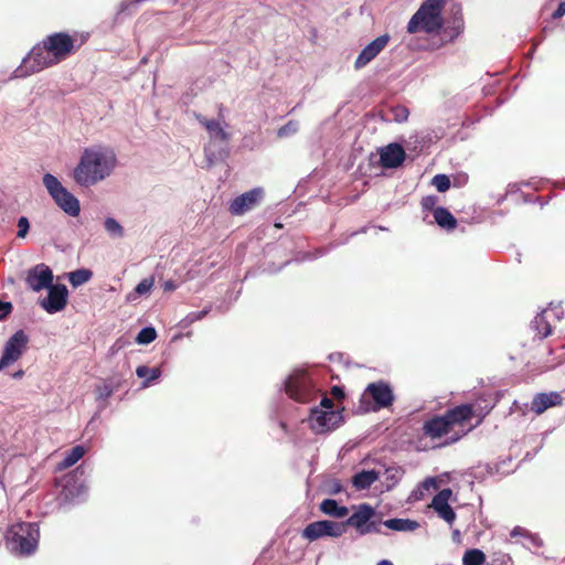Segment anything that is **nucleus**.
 Segmentation results:
<instances>
[{"label": "nucleus", "mask_w": 565, "mask_h": 565, "mask_svg": "<svg viewBox=\"0 0 565 565\" xmlns=\"http://www.w3.org/2000/svg\"><path fill=\"white\" fill-rule=\"evenodd\" d=\"M450 423L447 419L446 415L435 416L425 422L423 426V431L426 436L435 439L440 438L444 435L448 434L450 430Z\"/></svg>", "instance_id": "aec40b11"}, {"label": "nucleus", "mask_w": 565, "mask_h": 565, "mask_svg": "<svg viewBox=\"0 0 565 565\" xmlns=\"http://www.w3.org/2000/svg\"><path fill=\"white\" fill-rule=\"evenodd\" d=\"M24 372L22 370L17 371L12 376L13 379H21Z\"/></svg>", "instance_id": "bf43d9fd"}, {"label": "nucleus", "mask_w": 565, "mask_h": 565, "mask_svg": "<svg viewBox=\"0 0 565 565\" xmlns=\"http://www.w3.org/2000/svg\"><path fill=\"white\" fill-rule=\"evenodd\" d=\"M135 342L138 343V344H141V330L136 333Z\"/></svg>", "instance_id": "13d9d810"}, {"label": "nucleus", "mask_w": 565, "mask_h": 565, "mask_svg": "<svg viewBox=\"0 0 565 565\" xmlns=\"http://www.w3.org/2000/svg\"><path fill=\"white\" fill-rule=\"evenodd\" d=\"M486 562V555L478 548H471L466 551L462 557L463 565H483Z\"/></svg>", "instance_id": "c9c22d12"}, {"label": "nucleus", "mask_w": 565, "mask_h": 565, "mask_svg": "<svg viewBox=\"0 0 565 565\" xmlns=\"http://www.w3.org/2000/svg\"><path fill=\"white\" fill-rule=\"evenodd\" d=\"M543 311H548V318L553 316L555 320L559 321L563 316L564 311L561 306H553V303L550 305V308L544 309Z\"/></svg>", "instance_id": "de8ad7c7"}, {"label": "nucleus", "mask_w": 565, "mask_h": 565, "mask_svg": "<svg viewBox=\"0 0 565 565\" xmlns=\"http://www.w3.org/2000/svg\"><path fill=\"white\" fill-rule=\"evenodd\" d=\"M319 509L323 514L335 519H342L349 514V509L340 505L334 499H324L320 503Z\"/></svg>", "instance_id": "bb28decb"}, {"label": "nucleus", "mask_w": 565, "mask_h": 565, "mask_svg": "<svg viewBox=\"0 0 565 565\" xmlns=\"http://www.w3.org/2000/svg\"><path fill=\"white\" fill-rule=\"evenodd\" d=\"M78 475L83 476V470L79 471L77 468L72 475H68L64 479L60 495V505L63 504H75L82 502L87 493V487L83 480L78 479Z\"/></svg>", "instance_id": "9d476101"}, {"label": "nucleus", "mask_w": 565, "mask_h": 565, "mask_svg": "<svg viewBox=\"0 0 565 565\" xmlns=\"http://www.w3.org/2000/svg\"><path fill=\"white\" fill-rule=\"evenodd\" d=\"M157 338V331L152 326L143 327V345L151 343Z\"/></svg>", "instance_id": "c03bdc74"}, {"label": "nucleus", "mask_w": 565, "mask_h": 565, "mask_svg": "<svg viewBox=\"0 0 565 565\" xmlns=\"http://www.w3.org/2000/svg\"><path fill=\"white\" fill-rule=\"evenodd\" d=\"M403 470L399 467H388L384 471V482L387 490H391L402 478Z\"/></svg>", "instance_id": "f704fd0d"}, {"label": "nucleus", "mask_w": 565, "mask_h": 565, "mask_svg": "<svg viewBox=\"0 0 565 565\" xmlns=\"http://www.w3.org/2000/svg\"><path fill=\"white\" fill-rule=\"evenodd\" d=\"M286 394L296 402L309 403L317 393L313 380L303 370H295L284 382Z\"/></svg>", "instance_id": "6e6552de"}, {"label": "nucleus", "mask_w": 565, "mask_h": 565, "mask_svg": "<svg viewBox=\"0 0 565 565\" xmlns=\"http://www.w3.org/2000/svg\"><path fill=\"white\" fill-rule=\"evenodd\" d=\"M561 403L562 397L557 392L539 393L532 399L531 409L540 415L547 408L559 405Z\"/></svg>", "instance_id": "412c9836"}, {"label": "nucleus", "mask_w": 565, "mask_h": 565, "mask_svg": "<svg viewBox=\"0 0 565 565\" xmlns=\"http://www.w3.org/2000/svg\"><path fill=\"white\" fill-rule=\"evenodd\" d=\"M329 358H330L331 361H335L338 359L339 360L342 359V354L341 353H334V354H330Z\"/></svg>", "instance_id": "4d7b16f0"}, {"label": "nucleus", "mask_w": 565, "mask_h": 565, "mask_svg": "<svg viewBox=\"0 0 565 565\" xmlns=\"http://www.w3.org/2000/svg\"><path fill=\"white\" fill-rule=\"evenodd\" d=\"M115 166L116 156L111 149L88 148L84 150L72 177L78 185L89 188L109 177Z\"/></svg>", "instance_id": "f03ea898"}, {"label": "nucleus", "mask_w": 565, "mask_h": 565, "mask_svg": "<svg viewBox=\"0 0 565 565\" xmlns=\"http://www.w3.org/2000/svg\"><path fill=\"white\" fill-rule=\"evenodd\" d=\"M135 373L139 379H141V364L136 366Z\"/></svg>", "instance_id": "052dcab7"}, {"label": "nucleus", "mask_w": 565, "mask_h": 565, "mask_svg": "<svg viewBox=\"0 0 565 565\" xmlns=\"http://www.w3.org/2000/svg\"><path fill=\"white\" fill-rule=\"evenodd\" d=\"M141 296V281L138 282L134 290L127 295V301H135Z\"/></svg>", "instance_id": "8fccbe9b"}, {"label": "nucleus", "mask_w": 565, "mask_h": 565, "mask_svg": "<svg viewBox=\"0 0 565 565\" xmlns=\"http://www.w3.org/2000/svg\"><path fill=\"white\" fill-rule=\"evenodd\" d=\"M299 129V122L296 120H289L286 125L278 129V137L286 138L296 134Z\"/></svg>", "instance_id": "ea45409f"}, {"label": "nucleus", "mask_w": 565, "mask_h": 565, "mask_svg": "<svg viewBox=\"0 0 565 565\" xmlns=\"http://www.w3.org/2000/svg\"><path fill=\"white\" fill-rule=\"evenodd\" d=\"M40 526L35 522H19L12 524L6 533L8 548L21 556L33 554L39 545Z\"/></svg>", "instance_id": "39448f33"}, {"label": "nucleus", "mask_w": 565, "mask_h": 565, "mask_svg": "<svg viewBox=\"0 0 565 565\" xmlns=\"http://www.w3.org/2000/svg\"><path fill=\"white\" fill-rule=\"evenodd\" d=\"M228 309V307H226L225 309H222V307H217V310L220 311H226Z\"/></svg>", "instance_id": "0e129e2a"}, {"label": "nucleus", "mask_w": 565, "mask_h": 565, "mask_svg": "<svg viewBox=\"0 0 565 565\" xmlns=\"http://www.w3.org/2000/svg\"><path fill=\"white\" fill-rule=\"evenodd\" d=\"M327 492L331 495H337L343 491V486L340 480L332 479L327 483Z\"/></svg>", "instance_id": "37998d69"}, {"label": "nucleus", "mask_w": 565, "mask_h": 565, "mask_svg": "<svg viewBox=\"0 0 565 565\" xmlns=\"http://www.w3.org/2000/svg\"><path fill=\"white\" fill-rule=\"evenodd\" d=\"M164 291H173L178 285L173 280H166L162 285Z\"/></svg>", "instance_id": "6e6d98bb"}, {"label": "nucleus", "mask_w": 565, "mask_h": 565, "mask_svg": "<svg viewBox=\"0 0 565 565\" xmlns=\"http://www.w3.org/2000/svg\"><path fill=\"white\" fill-rule=\"evenodd\" d=\"M434 220L443 228L451 230L456 227L457 221L454 215L445 207L434 210Z\"/></svg>", "instance_id": "7c9ffc66"}, {"label": "nucleus", "mask_w": 565, "mask_h": 565, "mask_svg": "<svg viewBox=\"0 0 565 565\" xmlns=\"http://www.w3.org/2000/svg\"><path fill=\"white\" fill-rule=\"evenodd\" d=\"M530 542V544L534 547H541L543 545V541L541 537H539L536 534H527V537H526Z\"/></svg>", "instance_id": "3c124183"}, {"label": "nucleus", "mask_w": 565, "mask_h": 565, "mask_svg": "<svg viewBox=\"0 0 565 565\" xmlns=\"http://www.w3.org/2000/svg\"><path fill=\"white\" fill-rule=\"evenodd\" d=\"M53 271L45 264H39L28 271L26 284L33 291L50 288L53 284Z\"/></svg>", "instance_id": "dca6fc26"}, {"label": "nucleus", "mask_w": 565, "mask_h": 565, "mask_svg": "<svg viewBox=\"0 0 565 565\" xmlns=\"http://www.w3.org/2000/svg\"><path fill=\"white\" fill-rule=\"evenodd\" d=\"M74 39L65 32H56L35 44L10 76V79L28 77L66 60L74 51Z\"/></svg>", "instance_id": "f257e3e1"}, {"label": "nucleus", "mask_w": 565, "mask_h": 565, "mask_svg": "<svg viewBox=\"0 0 565 565\" xmlns=\"http://www.w3.org/2000/svg\"><path fill=\"white\" fill-rule=\"evenodd\" d=\"M431 184L438 192H446L450 188V179L446 174H436L431 180Z\"/></svg>", "instance_id": "58836bf2"}, {"label": "nucleus", "mask_w": 565, "mask_h": 565, "mask_svg": "<svg viewBox=\"0 0 565 565\" xmlns=\"http://www.w3.org/2000/svg\"><path fill=\"white\" fill-rule=\"evenodd\" d=\"M204 152L209 166H212L227 156V143L209 141L204 148Z\"/></svg>", "instance_id": "393cba45"}, {"label": "nucleus", "mask_w": 565, "mask_h": 565, "mask_svg": "<svg viewBox=\"0 0 565 565\" xmlns=\"http://www.w3.org/2000/svg\"><path fill=\"white\" fill-rule=\"evenodd\" d=\"M345 533V524L343 522H334L330 520H321L309 523L302 531V536L310 542L323 536L340 537Z\"/></svg>", "instance_id": "f8f14e48"}, {"label": "nucleus", "mask_w": 565, "mask_h": 565, "mask_svg": "<svg viewBox=\"0 0 565 565\" xmlns=\"http://www.w3.org/2000/svg\"><path fill=\"white\" fill-rule=\"evenodd\" d=\"M565 15V0H561L556 11L553 13L554 19H559Z\"/></svg>", "instance_id": "864d4df0"}, {"label": "nucleus", "mask_w": 565, "mask_h": 565, "mask_svg": "<svg viewBox=\"0 0 565 565\" xmlns=\"http://www.w3.org/2000/svg\"><path fill=\"white\" fill-rule=\"evenodd\" d=\"M446 417L450 425L462 424L471 419L473 407L471 404H461L446 412Z\"/></svg>", "instance_id": "b1692460"}, {"label": "nucleus", "mask_w": 565, "mask_h": 565, "mask_svg": "<svg viewBox=\"0 0 565 565\" xmlns=\"http://www.w3.org/2000/svg\"><path fill=\"white\" fill-rule=\"evenodd\" d=\"M264 191L260 188L252 189L236 196L230 204V212L233 215H243L257 206L263 200Z\"/></svg>", "instance_id": "2eb2a0df"}, {"label": "nucleus", "mask_w": 565, "mask_h": 565, "mask_svg": "<svg viewBox=\"0 0 565 565\" xmlns=\"http://www.w3.org/2000/svg\"><path fill=\"white\" fill-rule=\"evenodd\" d=\"M383 525L392 531L397 532H414L419 527V523L417 521L398 518L385 520Z\"/></svg>", "instance_id": "cd10ccee"}, {"label": "nucleus", "mask_w": 565, "mask_h": 565, "mask_svg": "<svg viewBox=\"0 0 565 565\" xmlns=\"http://www.w3.org/2000/svg\"><path fill=\"white\" fill-rule=\"evenodd\" d=\"M29 338L23 330L15 331L6 342L0 359V371L17 362L26 349Z\"/></svg>", "instance_id": "9b49d317"}, {"label": "nucleus", "mask_w": 565, "mask_h": 565, "mask_svg": "<svg viewBox=\"0 0 565 565\" xmlns=\"http://www.w3.org/2000/svg\"><path fill=\"white\" fill-rule=\"evenodd\" d=\"M154 285V278H143V296L148 294Z\"/></svg>", "instance_id": "5fc2aeb1"}, {"label": "nucleus", "mask_w": 565, "mask_h": 565, "mask_svg": "<svg viewBox=\"0 0 565 565\" xmlns=\"http://www.w3.org/2000/svg\"><path fill=\"white\" fill-rule=\"evenodd\" d=\"M343 420L341 411L334 409L332 399L323 395L319 407L311 408L310 428L316 434H324L335 429Z\"/></svg>", "instance_id": "423d86ee"}, {"label": "nucleus", "mask_w": 565, "mask_h": 565, "mask_svg": "<svg viewBox=\"0 0 565 565\" xmlns=\"http://www.w3.org/2000/svg\"><path fill=\"white\" fill-rule=\"evenodd\" d=\"M437 487L438 484L434 477H428L420 483V488L425 491H429L430 489H437Z\"/></svg>", "instance_id": "09e8293b"}, {"label": "nucleus", "mask_w": 565, "mask_h": 565, "mask_svg": "<svg viewBox=\"0 0 565 565\" xmlns=\"http://www.w3.org/2000/svg\"><path fill=\"white\" fill-rule=\"evenodd\" d=\"M116 388L117 383L113 379L105 380L96 384L94 391L96 395L98 412H102L107 407V399L113 395Z\"/></svg>", "instance_id": "5701e85b"}, {"label": "nucleus", "mask_w": 565, "mask_h": 565, "mask_svg": "<svg viewBox=\"0 0 565 565\" xmlns=\"http://www.w3.org/2000/svg\"><path fill=\"white\" fill-rule=\"evenodd\" d=\"M388 41L390 36L387 34H384L369 43L356 57L354 62V67L356 70H360L366 66L385 49Z\"/></svg>", "instance_id": "a211bd4d"}, {"label": "nucleus", "mask_w": 565, "mask_h": 565, "mask_svg": "<svg viewBox=\"0 0 565 565\" xmlns=\"http://www.w3.org/2000/svg\"><path fill=\"white\" fill-rule=\"evenodd\" d=\"M68 301V289L63 284H54L47 288L46 297L39 300L40 307L50 315L61 312Z\"/></svg>", "instance_id": "ddd939ff"}, {"label": "nucleus", "mask_w": 565, "mask_h": 565, "mask_svg": "<svg viewBox=\"0 0 565 565\" xmlns=\"http://www.w3.org/2000/svg\"><path fill=\"white\" fill-rule=\"evenodd\" d=\"M451 497L452 490L450 488H445L433 498L430 503V508L434 509L438 516L450 525L456 520V512L449 504Z\"/></svg>", "instance_id": "f3484780"}, {"label": "nucleus", "mask_w": 565, "mask_h": 565, "mask_svg": "<svg viewBox=\"0 0 565 565\" xmlns=\"http://www.w3.org/2000/svg\"><path fill=\"white\" fill-rule=\"evenodd\" d=\"M199 122L205 127L209 132V141H217L221 143H227L230 135L225 131L223 125L218 120L206 119L202 116H198Z\"/></svg>", "instance_id": "4be33fe9"}, {"label": "nucleus", "mask_w": 565, "mask_h": 565, "mask_svg": "<svg viewBox=\"0 0 565 565\" xmlns=\"http://www.w3.org/2000/svg\"><path fill=\"white\" fill-rule=\"evenodd\" d=\"M452 535H454V537H457V536H459V535H460V532H459V530H455V531H454V533H452Z\"/></svg>", "instance_id": "e2e57ef3"}, {"label": "nucleus", "mask_w": 565, "mask_h": 565, "mask_svg": "<svg viewBox=\"0 0 565 565\" xmlns=\"http://www.w3.org/2000/svg\"><path fill=\"white\" fill-rule=\"evenodd\" d=\"M140 0L122 1L117 12L118 17L130 15L138 10Z\"/></svg>", "instance_id": "4c0bfd02"}, {"label": "nucleus", "mask_w": 565, "mask_h": 565, "mask_svg": "<svg viewBox=\"0 0 565 565\" xmlns=\"http://www.w3.org/2000/svg\"><path fill=\"white\" fill-rule=\"evenodd\" d=\"M380 160L384 168H397L405 160V151L402 146L390 143L381 150Z\"/></svg>", "instance_id": "6ab92c4d"}, {"label": "nucleus", "mask_w": 565, "mask_h": 565, "mask_svg": "<svg viewBox=\"0 0 565 565\" xmlns=\"http://www.w3.org/2000/svg\"><path fill=\"white\" fill-rule=\"evenodd\" d=\"M13 306L10 301L0 300V321L7 319V317L12 312Z\"/></svg>", "instance_id": "a18cd8bd"}, {"label": "nucleus", "mask_w": 565, "mask_h": 565, "mask_svg": "<svg viewBox=\"0 0 565 565\" xmlns=\"http://www.w3.org/2000/svg\"><path fill=\"white\" fill-rule=\"evenodd\" d=\"M86 454V448L83 445H76L65 452L63 460L58 463L61 469H66L74 466Z\"/></svg>", "instance_id": "c756f323"}, {"label": "nucleus", "mask_w": 565, "mask_h": 565, "mask_svg": "<svg viewBox=\"0 0 565 565\" xmlns=\"http://www.w3.org/2000/svg\"><path fill=\"white\" fill-rule=\"evenodd\" d=\"M67 277L72 287L77 288L92 279L93 271L88 268H79L68 273Z\"/></svg>", "instance_id": "2f4dec72"}, {"label": "nucleus", "mask_w": 565, "mask_h": 565, "mask_svg": "<svg viewBox=\"0 0 565 565\" xmlns=\"http://www.w3.org/2000/svg\"><path fill=\"white\" fill-rule=\"evenodd\" d=\"M161 376L159 367H147L143 365V387L152 385Z\"/></svg>", "instance_id": "e433bc0d"}, {"label": "nucleus", "mask_w": 565, "mask_h": 565, "mask_svg": "<svg viewBox=\"0 0 565 565\" xmlns=\"http://www.w3.org/2000/svg\"><path fill=\"white\" fill-rule=\"evenodd\" d=\"M447 0H425L407 23L411 34L438 33L444 26L443 10Z\"/></svg>", "instance_id": "20e7f679"}, {"label": "nucleus", "mask_w": 565, "mask_h": 565, "mask_svg": "<svg viewBox=\"0 0 565 565\" xmlns=\"http://www.w3.org/2000/svg\"><path fill=\"white\" fill-rule=\"evenodd\" d=\"M380 477L375 470H362L352 477V484L356 490L369 489Z\"/></svg>", "instance_id": "a878e982"}, {"label": "nucleus", "mask_w": 565, "mask_h": 565, "mask_svg": "<svg viewBox=\"0 0 565 565\" xmlns=\"http://www.w3.org/2000/svg\"><path fill=\"white\" fill-rule=\"evenodd\" d=\"M43 185L54 203L67 215L76 217L81 213V204L61 181L51 173L43 175Z\"/></svg>", "instance_id": "0eeeda50"}, {"label": "nucleus", "mask_w": 565, "mask_h": 565, "mask_svg": "<svg viewBox=\"0 0 565 565\" xmlns=\"http://www.w3.org/2000/svg\"><path fill=\"white\" fill-rule=\"evenodd\" d=\"M531 327L537 332L541 339L547 338L552 333V324L548 320V311H541L531 322Z\"/></svg>", "instance_id": "c85d7f7f"}, {"label": "nucleus", "mask_w": 565, "mask_h": 565, "mask_svg": "<svg viewBox=\"0 0 565 565\" xmlns=\"http://www.w3.org/2000/svg\"><path fill=\"white\" fill-rule=\"evenodd\" d=\"M30 228L29 220L25 216H21L18 220V233L17 236L23 238L26 236Z\"/></svg>", "instance_id": "79ce46f5"}, {"label": "nucleus", "mask_w": 565, "mask_h": 565, "mask_svg": "<svg viewBox=\"0 0 565 565\" xmlns=\"http://www.w3.org/2000/svg\"><path fill=\"white\" fill-rule=\"evenodd\" d=\"M212 310V305L205 306L201 311H194L188 313L180 322L178 323L179 328L186 329L192 323L202 320L205 318Z\"/></svg>", "instance_id": "473e14b6"}, {"label": "nucleus", "mask_w": 565, "mask_h": 565, "mask_svg": "<svg viewBox=\"0 0 565 565\" xmlns=\"http://www.w3.org/2000/svg\"><path fill=\"white\" fill-rule=\"evenodd\" d=\"M437 201H438L437 196L427 195L422 199L420 204L424 210H433L434 211L436 209L435 205L437 204Z\"/></svg>", "instance_id": "49530a36"}, {"label": "nucleus", "mask_w": 565, "mask_h": 565, "mask_svg": "<svg viewBox=\"0 0 565 565\" xmlns=\"http://www.w3.org/2000/svg\"><path fill=\"white\" fill-rule=\"evenodd\" d=\"M104 228L111 238H121L125 235L124 227L114 217H106Z\"/></svg>", "instance_id": "72a5a7b5"}, {"label": "nucleus", "mask_w": 565, "mask_h": 565, "mask_svg": "<svg viewBox=\"0 0 565 565\" xmlns=\"http://www.w3.org/2000/svg\"><path fill=\"white\" fill-rule=\"evenodd\" d=\"M527 534H530V532H529L527 530H525V529L521 527V526H515V527L511 531V533H510V535H511L512 537H515V536H524V537H527Z\"/></svg>", "instance_id": "603ef678"}, {"label": "nucleus", "mask_w": 565, "mask_h": 565, "mask_svg": "<svg viewBox=\"0 0 565 565\" xmlns=\"http://www.w3.org/2000/svg\"><path fill=\"white\" fill-rule=\"evenodd\" d=\"M394 120L397 122H404L407 120L409 111L404 106H396L393 108Z\"/></svg>", "instance_id": "a19ab883"}, {"label": "nucleus", "mask_w": 565, "mask_h": 565, "mask_svg": "<svg viewBox=\"0 0 565 565\" xmlns=\"http://www.w3.org/2000/svg\"><path fill=\"white\" fill-rule=\"evenodd\" d=\"M374 402L373 411L390 407L394 402V394L388 383L379 381L370 383L365 390Z\"/></svg>", "instance_id": "4468645a"}, {"label": "nucleus", "mask_w": 565, "mask_h": 565, "mask_svg": "<svg viewBox=\"0 0 565 565\" xmlns=\"http://www.w3.org/2000/svg\"><path fill=\"white\" fill-rule=\"evenodd\" d=\"M376 565H393V563L388 559H382V561L377 562Z\"/></svg>", "instance_id": "680f3d73"}, {"label": "nucleus", "mask_w": 565, "mask_h": 565, "mask_svg": "<svg viewBox=\"0 0 565 565\" xmlns=\"http://www.w3.org/2000/svg\"><path fill=\"white\" fill-rule=\"evenodd\" d=\"M323 255V249H263L259 268L263 273L276 274L290 263L311 262Z\"/></svg>", "instance_id": "7ed1b4c3"}, {"label": "nucleus", "mask_w": 565, "mask_h": 565, "mask_svg": "<svg viewBox=\"0 0 565 565\" xmlns=\"http://www.w3.org/2000/svg\"><path fill=\"white\" fill-rule=\"evenodd\" d=\"M375 510L367 503H361L355 507L354 512L343 522L347 526H352L360 535L380 532L376 522L372 521Z\"/></svg>", "instance_id": "1a4fd4ad"}]
</instances>
